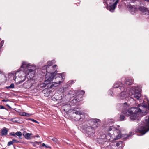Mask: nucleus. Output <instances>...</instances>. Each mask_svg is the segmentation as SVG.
Wrapping results in <instances>:
<instances>
[{
	"mask_svg": "<svg viewBox=\"0 0 149 149\" xmlns=\"http://www.w3.org/2000/svg\"><path fill=\"white\" fill-rule=\"evenodd\" d=\"M21 68L27 69L26 71V74L27 75L28 80L24 83L23 86L25 88H29L35 82L32 79V78L35 75L36 67L24 62H22Z\"/></svg>",
	"mask_w": 149,
	"mask_h": 149,
	"instance_id": "obj_1",
	"label": "nucleus"
},
{
	"mask_svg": "<svg viewBox=\"0 0 149 149\" xmlns=\"http://www.w3.org/2000/svg\"><path fill=\"white\" fill-rule=\"evenodd\" d=\"M139 108H131L128 110L127 109L125 110H123V113L125 115L130 116V118L132 120H136L139 116H142L143 113H146L145 111L143 110L146 106H143L141 104H138Z\"/></svg>",
	"mask_w": 149,
	"mask_h": 149,
	"instance_id": "obj_2",
	"label": "nucleus"
},
{
	"mask_svg": "<svg viewBox=\"0 0 149 149\" xmlns=\"http://www.w3.org/2000/svg\"><path fill=\"white\" fill-rule=\"evenodd\" d=\"M149 131V116L146 117L143 122H142L141 125L136 130V132H140L141 135L144 134Z\"/></svg>",
	"mask_w": 149,
	"mask_h": 149,
	"instance_id": "obj_3",
	"label": "nucleus"
},
{
	"mask_svg": "<svg viewBox=\"0 0 149 149\" xmlns=\"http://www.w3.org/2000/svg\"><path fill=\"white\" fill-rule=\"evenodd\" d=\"M108 130L109 131H114L113 133L114 136H115V137L113 138V135H111V133H109V134L108 135L106 136L107 137V139L108 138L109 136L110 137V138L108 139V140L109 141L112 142L113 141L116 140L120 139L121 136V134L120 133V130H118L116 128L114 127L113 126H110L108 128Z\"/></svg>",
	"mask_w": 149,
	"mask_h": 149,
	"instance_id": "obj_4",
	"label": "nucleus"
},
{
	"mask_svg": "<svg viewBox=\"0 0 149 149\" xmlns=\"http://www.w3.org/2000/svg\"><path fill=\"white\" fill-rule=\"evenodd\" d=\"M93 123L92 124L93 126H89L87 127L86 129V132L88 136L93 135L94 133L95 129L98 127L97 124L98 123H100V120L97 119H93L92 120Z\"/></svg>",
	"mask_w": 149,
	"mask_h": 149,
	"instance_id": "obj_5",
	"label": "nucleus"
},
{
	"mask_svg": "<svg viewBox=\"0 0 149 149\" xmlns=\"http://www.w3.org/2000/svg\"><path fill=\"white\" fill-rule=\"evenodd\" d=\"M137 88L136 87L133 86L130 91L128 90V91L127 90L126 91L128 95L131 98H135L136 99L139 100L141 95Z\"/></svg>",
	"mask_w": 149,
	"mask_h": 149,
	"instance_id": "obj_6",
	"label": "nucleus"
},
{
	"mask_svg": "<svg viewBox=\"0 0 149 149\" xmlns=\"http://www.w3.org/2000/svg\"><path fill=\"white\" fill-rule=\"evenodd\" d=\"M127 8L129 11L132 14L136 13L138 10L142 12H146L147 11V8L143 6L140 7L139 8H137L134 5H128L127 6Z\"/></svg>",
	"mask_w": 149,
	"mask_h": 149,
	"instance_id": "obj_7",
	"label": "nucleus"
},
{
	"mask_svg": "<svg viewBox=\"0 0 149 149\" xmlns=\"http://www.w3.org/2000/svg\"><path fill=\"white\" fill-rule=\"evenodd\" d=\"M56 76L54 74H46L45 81V84H49L52 81L54 78Z\"/></svg>",
	"mask_w": 149,
	"mask_h": 149,
	"instance_id": "obj_8",
	"label": "nucleus"
},
{
	"mask_svg": "<svg viewBox=\"0 0 149 149\" xmlns=\"http://www.w3.org/2000/svg\"><path fill=\"white\" fill-rule=\"evenodd\" d=\"M57 66L56 65H54L53 66H49L48 65H45L42 68L43 70H45L46 72H48L47 74L52 73L54 74L56 71L54 72L53 71L55 70V68Z\"/></svg>",
	"mask_w": 149,
	"mask_h": 149,
	"instance_id": "obj_9",
	"label": "nucleus"
},
{
	"mask_svg": "<svg viewBox=\"0 0 149 149\" xmlns=\"http://www.w3.org/2000/svg\"><path fill=\"white\" fill-rule=\"evenodd\" d=\"M113 87L114 88H119L121 91L125 89L124 85L120 82L115 83L113 86Z\"/></svg>",
	"mask_w": 149,
	"mask_h": 149,
	"instance_id": "obj_10",
	"label": "nucleus"
},
{
	"mask_svg": "<svg viewBox=\"0 0 149 149\" xmlns=\"http://www.w3.org/2000/svg\"><path fill=\"white\" fill-rule=\"evenodd\" d=\"M113 2H114L115 1L114 3L111 5H110L109 7V10L110 12H113L114 10L115 9L116 7V6L119 1V0H111Z\"/></svg>",
	"mask_w": 149,
	"mask_h": 149,
	"instance_id": "obj_11",
	"label": "nucleus"
},
{
	"mask_svg": "<svg viewBox=\"0 0 149 149\" xmlns=\"http://www.w3.org/2000/svg\"><path fill=\"white\" fill-rule=\"evenodd\" d=\"M122 91L121 93L118 95V98L120 100L125 99L127 97V93L125 89Z\"/></svg>",
	"mask_w": 149,
	"mask_h": 149,
	"instance_id": "obj_12",
	"label": "nucleus"
},
{
	"mask_svg": "<svg viewBox=\"0 0 149 149\" xmlns=\"http://www.w3.org/2000/svg\"><path fill=\"white\" fill-rule=\"evenodd\" d=\"M133 82V79L131 78H127L125 80V84L127 85H132Z\"/></svg>",
	"mask_w": 149,
	"mask_h": 149,
	"instance_id": "obj_13",
	"label": "nucleus"
},
{
	"mask_svg": "<svg viewBox=\"0 0 149 149\" xmlns=\"http://www.w3.org/2000/svg\"><path fill=\"white\" fill-rule=\"evenodd\" d=\"M75 113L77 115L76 117H78L79 116V118H76V120H80L81 119V117L80 116L83 114L84 113L80 110H77L75 111Z\"/></svg>",
	"mask_w": 149,
	"mask_h": 149,
	"instance_id": "obj_14",
	"label": "nucleus"
},
{
	"mask_svg": "<svg viewBox=\"0 0 149 149\" xmlns=\"http://www.w3.org/2000/svg\"><path fill=\"white\" fill-rule=\"evenodd\" d=\"M61 82L60 81H56V82H53L50 86L49 88H51L54 89L55 87L57 86Z\"/></svg>",
	"mask_w": 149,
	"mask_h": 149,
	"instance_id": "obj_15",
	"label": "nucleus"
},
{
	"mask_svg": "<svg viewBox=\"0 0 149 149\" xmlns=\"http://www.w3.org/2000/svg\"><path fill=\"white\" fill-rule=\"evenodd\" d=\"M7 129L6 127H4L2 129L1 134L2 135H6L7 134Z\"/></svg>",
	"mask_w": 149,
	"mask_h": 149,
	"instance_id": "obj_16",
	"label": "nucleus"
},
{
	"mask_svg": "<svg viewBox=\"0 0 149 149\" xmlns=\"http://www.w3.org/2000/svg\"><path fill=\"white\" fill-rule=\"evenodd\" d=\"M12 135L13 136H15L16 135H17V136L20 137L22 136V134L21 132L19 131L15 133L13 132V134H12Z\"/></svg>",
	"mask_w": 149,
	"mask_h": 149,
	"instance_id": "obj_17",
	"label": "nucleus"
},
{
	"mask_svg": "<svg viewBox=\"0 0 149 149\" xmlns=\"http://www.w3.org/2000/svg\"><path fill=\"white\" fill-rule=\"evenodd\" d=\"M31 135H32V133H26L24 135V136L27 139H29L30 138Z\"/></svg>",
	"mask_w": 149,
	"mask_h": 149,
	"instance_id": "obj_18",
	"label": "nucleus"
},
{
	"mask_svg": "<svg viewBox=\"0 0 149 149\" xmlns=\"http://www.w3.org/2000/svg\"><path fill=\"white\" fill-rule=\"evenodd\" d=\"M15 85L13 83H11L10 85L7 86L6 87V88L7 89L9 88H14Z\"/></svg>",
	"mask_w": 149,
	"mask_h": 149,
	"instance_id": "obj_19",
	"label": "nucleus"
},
{
	"mask_svg": "<svg viewBox=\"0 0 149 149\" xmlns=\"http://www.w3.org/2000/svg\"><path fill=\"white\" fill-rule=\"evenodd\" d=\"M50 91L48 89H45L43 91V92L44 93H45V92L47 93V96L49 95L50 94Z\"/></svg>",
	"mask_w": 149,
	"mask_h": 149,
	"instance_id": "obj_20",
	"label": "nucleus"
},
{
	"mask_svg": "<svg viewBox=\"0 0 149 149\" xmlns=\"http://www.w3.org/2000/svg\"><path fill=\"white\" fill-rule=\"evenodd\" d=\"M125 116L123 114L120 115V121H122L125 120Z\"/></svg>",
	"mask_w": 149,
	"mask_h": 149,
	"instance_id": "obj_21",
	"label": "nucleus"
},
{
	"mask_svg": "<svg viewBox=\"0 0 149 149\" xmlns=\"http://www.w3.org/2000/svg\"><path fill=\"white\" fill-rule=\"evenodd\" d=\"M56 75H57V76L55 78L56 79H57V80H59V79H61L62 77V75L61 74H57Z\"/></svg>",
	"mask_w": 149,
	"mask_h": 149,
	"instance_id": "obj_22",
	"label": "nucleus"
},
{
	"mask_svg": "<svg viewBox=\"0 0 149 149\" xmlns=\"http://www.w3.org/2000/svg\"><path fill=\"white\" fill-rule=\"evenodd\" d=\"M52 140L55 143H58L59 142L58 140L56 138H52Z\"/></svg>",
	"mask_w": 149,
	"mask_h": 149,
	"instance_id": "obj_23",
	"label": "nucleus"
},
{
	"mask_svg": "<svg viewBox=\"0 0 149 149\" xmlns=\"http://www.w3.org/2000/svg\"><path fill=\"white\" fill-rule=\"evenodd\" d=\"M53 63H52V61H49L47 63V65H48L49 66H51L52 65Z\"/></svg>",
	"mask_w": 149,
	"mask_h": 149,
	"instance_id": "obj_24",
	"label": "nucleus"
},
{
	"mask_svg": "<svg viewBox=\"0 0 149 149\" xmlns=\"http://www.w3.org/2000/svg\"><path fill=\"white\" fill-rule=\"evenodd\" d=\"M80 101L79 99H77V98L75 97L74 99L73 100L74 102H79Z\"/></svg>",
	"mask_w": 149,
	"mask_h": 149,
	"instance_id": "obj_25",
	"label": "nucleus"
},
{
	"mask_svg": "<svg viewBox=\"0 0 149 149\" xmlns=\"http://www.w3.org/2000/svg\"><path fill=\"white\" fill-rule=\"evenodd\" d=\"M13 142L12 141H11L8 142V146H10L12 144H13Z\"/></svg>",
	"mask_w": 149,
	"mask_h": 149,
	"instance_id": "obj_26",
	"label": "nucleus"
},
{
	"mask_svg": "<svg viewBox=\"0 0 149 149\" xmlns=\"http://www.w3.org/2000/svg\"><path fill=\"white\" fill-rule=\"evenodd\" d=\"M30 120L32 121L33 122H34L36 123H38V122L36 120H34V119H30Z\"/></svg>",
	"mask_w": 149,
	"mask_h": 149,
	"instance_id": "obj_27",
	"label": "nucleus"
},
{
	"mask_svg": "<svg viewBox=\"0 0 149 149\" xmlns=\"http://www.w3.org/2000/svg\"><path fill=\"white\" fill-rule=\"evenodd\" d=\"M12 141L13 142V143H17L18 142V141L15 140V139H13L12 140Z\"/></svg>",
	"mask_w": 149,
	"mask_h": 149,
	"instance_id": "obj_28",
	"label": "nucleus"
},
{
	"mask_svg": "<svg viewBox=\"0 0 149 149\" xmlns=\"http://www.w3.org/2000/svg\"><path fill=\"white\" fill-rule=\"evenodd\" d=\"M80 92L82 95H84L85 93V92L83 90L81 91Z\"/></svg>",
	"mask_w": 149,
	"mask_h": 149,
	"instance_id": "obj_29",
	"label": "nucleus"
},
{
	"mask_svg": "<svg viewBox=\"0 0 149 149\" xmlns=\"http://www.w3.org/2000/svg\"><path fill=\"white\" fill-rule=\"evenodd\" d=\"M5 108L2 105H0V109H4Z\"/></svg>",
	"mask_w": 149,
	"mask_h": 149,
	"instance_id": "obj_30",
	"label": "nucleus"
},
{
	"mask_svg": "<svg viewBox=\"0 0 149 149\" xmlns=\"http://www.w3.org/2000/svg\"><path fill=\"white\" fill-rule=\"evenodd\" d=\"M25 112H22L21 113V115H22V116H24V115H25Z\"/></svg>",
	"mask_w": 149,
	"mask_h": 149,
	"instance_id": "obj_31",
	"label": "nucleus"
},
{
	"mask_svg": "<svg viewBox=\"0 0 149 149\" xmlns=\"http://www.w3.org/2000/svg\"><path fill=\"white\" fill-rule=\"evenodd\" d=\"M29 114L26 113H25V114L24 116L29 117Z\"/></svg>",
	"mask_w": 149,
	"mask_h": 149,
	"instance_id": "obj_32",
	"label": "nucleus"
},
{
	"mask_svg": "<svg viewBox=\"0 0 149 149\" xmlns=\"http://www.w3.org/2000/svg\"><path fill=\"white\" fill-rule=\"evenodd\" d=\"M41 146L43 147L45 146V145L44 143H43L42 144Z\"/></svg>",
	"mask_w": 149,
	"mask_h": 149,
	"instance_id": "obj_33",
	"label": "nucleus"
},
{
	"mask_svg": "<svg viewBox=\"0 0 149 149\" xmlns=\"http://www.w3.org/2000/svg\"><path fill=\"white\" fill-rule=\"evenodd\" d=\"M124 105H126V108L127 107V103H126V102L124 103Z\"/></svg>",
	"mask_w": 149,
	"mask_h": 149,
	"instance_id": "obj_34",
	"label": "nucleus"
},
{
	"mask_svg": "<svg viewBox=\"0 0 149 149\" xmlns=\"http://www.w3.org/2000/svg\"><path fill=\"white\" fill-rule=\"evenodd\" d=\"M120 145V144L119 143H117L116 144V146H118Z\"/></svg>",
	"mask_w": 149,
	"mask_h": 149,
	"instance_id": "obj_35",
	"label": "nucleus"
},
{
	"mask_svg": "<svg viewBox=\"0 0 149 149\" xmlns=\"http://www.w3.org/2000/svg\"><path fill=\"white\" fill-rule=\"evenodd\" d=\"M24 81V79L23 80H22V81H19V83H20L21 82H23V81Z\"/></svg>",
	"mask_w": 149,
	"mask_h": 149,
	"instance_id": "obj_36",
	"label": "nucleus"
},
{
	"mask_svg": "<svg viewBox=\"0 0 149 149\" xmlns=\"http://www.w3.org/2000/svg\"><path fill=\"white\" fill-rule=\"evenodd\" d=\"M45 147L46 148H49V146H47L45 145Z\"/></svg>",
	"mask_w": 149,
	"mask_h": 149,
	"instance_id": "obj_37",
	"label": "nucleus"
},
{
	"mask_svg": "<svg viewBox=\"0 0 149 149\" xmlns=\"http://www.w3.org/2000/svg\"><path fill=\"white\" fill-rule=\"evenodd\" d=\"M7 100H3L2 101L4 102H6Z\"/></svg>",
	"mask_w": 149,
	"mask_h": 149,
	"instance_id": "obj_38",
	"label": "nucleus"
},
{
	"mask_svg": "<svg viewBox=\"0 0 149 149\" xmlns=\"http://www.w3.org/2000/svg\"><path fill=\"white\" fill-rule=\"evenodd\" d=\"M73 80L71 81L70 82H70H71V83H72V82H73Z\"/></svg>",
	"mask_w": 149,
	"mask_h": 149,
	"instance_id": "obj_39",
	"label": "nucleus"
},
{
	"mask_svg": "<svg viewBox=\"0 0 149 149\" xmlns=\"http://www.w3.org/2000/svg\"><path fill=\"white\" fill-rule=\"evenodd\" d=\"M41 86H42V87L44 86L43 84H41Z\"/></svg>",
	"mask_w": 149,
	"mask_h": 149,
	"instance_id": "obj_40",
	"label": "nucleus"
},
{
	"mask_svg": "<svg viewBox=\"0 0 149 149\" xmlns=\"http://www.w3.org/2000/svg\"><path fill=\"white\" fill-rule=\"evenodd\" d=\"M2 73V72L1 71H0V74H1Z\"/></svg>",
	"mask_w": 149,
	"mask_h": 149,
	"instance_id": "obj_41",
	"label": "nucleus"
},
{
	"mask_svg": "<svg viewBox=\"0 0 149 149\" xmlns=\"http://www.w3.org/2000/svg\"><path fill=\"white\" fill-rule=\"evenodd\" d=\"M117 126L118 127H120L119 125H118Z\"/></svg>",
	"mask_w": 149,
	"mask_h": 149,
	"instance_id": "obj_42",
	"label": "nucleus"
},
{
	"mask_svg": "<svg viewBox=\"0 0 149 149\" xmlns=\"http://www.w3.org/2000/svg\"><path fill=\"white\" fill-rule=\"evenodd\" d=\"M148 109H149V104H148Z\"/></svg>",
	"mask_w": 149,
	"mask_h": 149,
	"instance_id": "obj_43",
	"label": "nucleus"
},
{
	"mask_svg": "<svg viewBox=\"0 0 149 149\" xmlns=\"http://www.w3.org/2000/svg\"><path fill=\"white\" fill-rule=\"evenodd\" d=\"M56 71L55 72H57V71ZM55 73H56V72H55L54 74H55Z\"/></svg>",
	"mask_w": 149,
	"mask_h": 149,
	"instance_id": "obj_44",
	"label": "nucleus"
},
{
	"mask_svg": "<svg viewBox=\"0 0 149 149\" xmlns=\"http://www.w3.org/2000/svg\"><path fill=\"white\" fill-rule=\"evenodd\" d=\"M139 120V119H138L137 120Z\"/></svg>",
	"mask_w": 149,
	"mask_h": 149,
	"instance_id": "obj_45",
	"label": "nucleus"
}]
</instances>
